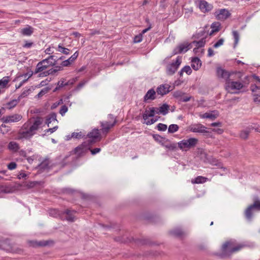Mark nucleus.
I'll use <instances>...</instances> for the list:
<instances>
[{"label":"nucleus","mask_w":260,"mask_h":260,"mask_svg":"<svg viewBox=\"0 0 260 260\" xmlns=\"http://www.w3.org/2000/svg\"><path fill=\"white\" fill-rule=\"evenodd\" d=\"M22 118L21 115L14 114L4 116L1 118V121L5 123H15L20 121Z\"/></svg>","instance_id":"9d476101"},{"label":"nucleus","mask_w":260,"mask_h":260,"mask_svg":"<svg viewBox=\"0 0 260 260\" xmlns=\"http://www.w3.org/2000/svg\"><path fill=\"white\" fill-rule=\"evenodd\" d=\"M171 86L168 84H163L158 86L156 88V92L158 94L163 96L168 94L172 89Z\"/></svg>","instance_id":"dca6fc26"},{"label":"nucleus","mask_w":260,"mask_h":260,"mask_svg":"<svg viewBox=\"0 0 260 260\" xmlns=\"http://www.w3.org/2000/svg\"><path fill=\"white\" fill-rule=\"evenodd\" d=\"M49 242L46 241H41L40 242L31 241L30 242V245L34 247L36 246H45L48 244Z\"/></svg>","instance_id":"e433bc0d"},{"label":"nucleus","mask_w":260,"mask_h":260,"mask_svg":"<svg viewBox=\"0 0 260 260\" xmlns=\"http://www.w3.org/2000/svg\"><path fill=\"white\" fill-rule=\"evenodd\" d=\"M251 90L253 93V101L254 102H260V88L256 85H251Z\"/></svg>","instance_id":"6ab92c4d"},{"label":"nucleus","mask_w":260,"mask_h":260,"mask_svg":"<svg viewBox=\"0 0 260 260\" xmlns=\"http://www.w3.org/2000/svg\"><path fill=\"white\" fill-rule=\"evenodd\" d=\"M109 116H111V118L114 119V121L112 123L108 121L102 122L101 123L102 126L101 131L103 134H107L109 130L115 125L117 122L116 120L114 118L112 115H109Z\"/></svg>","instance_id":"2eb2a0df"},{"label":"nucleus","mask_w":260,"mask_h":260,"mask_svg":"<svg viewBox=\"0 0 260 260\" xmlns=\"http://www.w3.org/2000/svg\"><path fill=\"white\" fill-rule=\"evenodd\" d=\"M191 48V44L183 43L177 46L173 51L174 55L185 53Z\"/></svg>","instance_id":"4468645a"},{"label":"nucleus","mask_w":260,"mask_h":260,"mask_svg":"<svg viewBox=\"0 0 260 260\" xmlns=\"http://www.w3.org/2000/svg\"><path fill=\"white\" fill-rule=\"evenodd\" d=\"M57 121L56 114L55 113H52L47 117L46 123L48 126H49V124L52 122H56Z\"/></svg>","instance_id":"7c9ffc66"},{"label":"nucleus","mask_w":260,"mask_h":260,"mask_svg":"<svg viewBox=\"0 0 260 260\" xmlns=\"http://www.w3.org/2000/svg\"><path fill=\"white\" fill-rule=\"evenodd\" d=\"M84 136V135H83L82 133V132H78V133H73L72 134V138H77V139H80V138H83V137Z\"/></svg>","instance_id":"09e8293b"},{"label":"nucleus","mask_w":260,"mask_h":260,"mask_svg":"<svg viewBox=\"0 0 260 260\" xmlns=\"http://www.w3.org/2000/svg\"><path fill=\"white\" fill-rule=\"evenodd\" d=\"M27 176L28 175L25 173L24 172H21L18 175L17 177L19 179H26Z\"/></svg>","instance_id":"052dcab7"},{"label":"nucleus","mask_w":260,"mask_h":260,"mask_svg":"<svg viewBox=\"0 0 260 260\" xmlns=\"http://www.w3.org/2000/svg\"><path fill=\"white\" fill-rule=\"evenodd\" d=\"M33 72L29 71L26 73L19 75V77H24V79L22 80V81L18 85H16V88H20L27 81L28 79L30 78L33 75Z\"/></svg>","instance_id":"412c9836"},{"label":"nucleus","mask_w":260,"mask_h":260,"mask_svg":"<svg viewBox=\"0 0 260 260\" xmlns=\"http://www.w3.org/2000/svg\"><path fill=\"white\" fill-rule=\"evenodd\" d=\"M51 88L50 87H46L44 88L38 93L36 97L38 99L41 98L44 95L47 93L51 90Z\"/></svg>","instance_id":"4c0bfd02"},{"label":"nucleus","mask_w":260,"mask_h":260,"mask_svg":"<svg viewBox=\"0 0 260 260\" xmlns=\"http://www.w3.org/2000/svg\"><path fill=\"white\" fill-rule=\"evenodd\" d=\"M198 153L200 154L202 156H204L205 157H206L207 154L204 151V150L202 148H199L198 149Z\"/></svg>","instance_id":"e2e57ef3"},{"label":"nucleus","mask_w":260,"mask_h":260,"mask_svg":"<svg viewBox=\"0 0 260 260\" xmlns=\"http://www.w3.org/2000/svg\"><path fill=\"white\" fill-rule=\"evenodd\" d=\"M65 213L67 214L66 219L68 221H74L75 219V216L73 215V213H75L74 211H71L70 210H66L65 211Z\"/></svg>","instance_id":"f704fd0d"},{"label":"nucleus","mask_w":260,"mask_h":260,"mask_svg":"<svg viewBox=\"0 0 260 260\" xmlns=\"http://www.w3.org/2000/svg\"><path fill=\"white\" fill-rule=\"evenodd\" d=\"M216 75L219 78L223 79L226 82L229 80L230 74L221 68H217Z\"/></svg>","instance_id":"a211bd4d"},{"label":"nucleus","mask_w":260,"mask_h":260,"mask_svg":"<svg viewBox=\"0 0 260 260\" xmlns=\"http://www.w3.org/2000/svg\"><path fill=\"white\" fill-rule=\"evenodd\" d=\"M207 180V178L200 176L196 177L193 180H192V183L197 184L203 183L206 182Z\"/></svg>","instance_id":"ea45409f"},{"label":"nucleus","mask_w":260,"mask_h":260,"mask_svg":"<svg viewBox=\"0 0 260 260\" xmlns=\"http://www.w3.org/2000/svg\"><path fill=\"white\" fill-rule=\"evenodd\" d=\"M162 145L165 148L171 151H174L177 149L176 144L175 143H169L162 144Z\"/></svg>","instance_id":"79ce46f5"},{"label":"nucleus","mask_w":260,"mask_h":260,"mask_svg":"<svg viewBox=\"0 0 260 260\" xmlns=\"http://www.w3.org/2000/svg\"><path fill=\"white\" fill-rule=\"evenodd\" d=\"M37 182H28L25 185V186L27 188H32L34 187L35 185H36L37 184Z\"/></svg>","instance_id":"bf43d9fd"},{"label":"nucleus","mask_w":260,"mask_h":260,"mask_svg":"<svg viewBox=\"0 0 260 260\" xmlns=\"http://www.w3.org/2000/svg\"><path fill=\"white\" fill-rule=\"evenodd\" d=\"M157 128L159 131H165L167 128V125L164 123H158L157 125Z\"/></svg>","instance_id":"de8ad7c7"},{"label":"nucleus","mask_w":260,"mask_h":260,"mask_svg":"<svg viewBox=\"0 0 260 260\" xmlns=\"http://www.w3.org/2000/svg\"><path fill=\"white\" fill-rule=\"evenodd\" d=\"M190 131L193 133H208L207 128L201 124H196L190 125Z\"/></svg>","instance_id":"f3484780"},{"label":"nucleus","mask_w":260,"mask_h":260,"mask_svg":"<svg viewBox=\"0 0 260 260\" xmlns=\"http://www.w3.org/2000/svg\"><path fill=\"white\" fill-rule=\"evenodd\" d=\"M198 141V139L196 138H190L179 141L177 144L178 148L182 151H187L194 148L197 145Z\"/></svg>","instance_id":"7ed1b4c3"},{"label":"nucleus","mask_w":260,"mask_h":260,"mask_svg":"<svg viewBox=\"0 0 260 260\" xmlns=\"http://www.w3.org/2000/svg\"><path fill=\"white\" fill-rule=\"evenodd\" d=\"M34 28L29 25H27L21 29L20 33L23 36H30L34 32Z\"/></svg>","instance_id":"bb28decb"},{"label":"nucleus","mask_w":260,"mask_h":260,"mask_svg":"<svg viewBox=\"0 0 260 260\" xmlns=\"http://www.w3.org/2000/svg\"><path fill=\"white\" fill-rule=\"evenodd\" d=\"M49 164V159L45 158L38 165V168L41 170H45L48 168Z\"/></svg>","instance_id":"72a5a7b5"},{"label":"nucleus","mask_w":260,"mask_h":260,"mask_svg":"<svg viewBox=\"0 0 260 260\" xmlns=\"http://www.w3.org/2000/svg\"><path fill=\"white\" fill-rule=\"evenodd\" d=\"M42 124V120L40 117H37L32 124L29 121L25 122L19 131L18 139H28L31 138Z\"/></svg>","instance_id":"f257e3e1"},{"label":"nucleus","mask_w":260,"mask_h":260,"mask_svg":"<svg viewBox=\"0 0 260 260\" xmlns=\"http://www.w3.org/2000/svg\"><path fill=\"white\" fill-rule=\"evenodd\" d=\"M57 51L66 55L70 53V50L68 48L62 47L61 44L58 45Z\"/></svg>","instance_id":"a18cd8bd"},{"label":"nucleus","mask_w":260,"mask_h":260,"mask_svg":"<svg viewBox=\"0 0 260 260\" xmlns=\"http://www.w3.org/2000/svg\"><path fill=\"white\" fill-rule=\"evenodd\" d=\"M68 107L66 105H63L61 106L60 111L59 113L62 115L63 116L65 113L68 111Z\"/></svg>","instance_id":"4d7b16f0"},{"label":"nucleus","mask_w":260,"mask_h":260,"mask_svg":"<svg viewBox=\"0 0 260 260\" xmlns=\"http://www.w3.org/2000/svg\"><path fill=\"white\" fill-rule=\"evenodd\" d=\"M191 66L195 71H198L201 67L202 62L198 57H194L191 59Z\"/></svg>","instance_id":"393cba45"},{"label":"nucleus","mask_w":260,"mask_h":260,"mask_svg":"<svg viewBox=\"0 0 260 260\" xmlns=\"http://www.w3.org/2000/svg\"><path fill=\"white\" fill-rule=\"evenodd\" d=\"M156 92L153 88L149 89L144 96V102H147L149 100L155 99Z\"/></svg>","instance_id":"4be33fe9"},{"label":"nucleus","mask_w":260,"mask_h":260,"mask_svg":"<svg viewBox=\"0 0 260 260\" xmlns=\"http://www.w3.org/2000/svg\"><path fill=\"white\" fill-rule=\"evenodd\" d=\"M55 56L54 55H50L48 58L45 59H48L47 62H46V64L48 65V67L50 66H54L56 64L57 61L54 58Z\"/></svg>","instance_id":"c9c22d12"},{"label":"nucleus","mask_w":260,"mask_h":260,"mask_svg":"<svg viewBox=\"0 0 260 260\" xmlns=\"http://www.w3.org/2000/svg\"><path fill=\"white\" fill-rule=\"evenodd\" d=\"M8 148L11 151L16 152L19 150V147L17 143L16 142L12 141L10 142L8 144Z\"/></svg>","instance_id":"473e14b6"},{"label":"nucleus","mask_w":260,"mask_h":260,"mask_svg":"<svg viewBox=\"0 0 260 260\" xmlns=\"http://www.w3.org/2000/svg\"><path fill=\"white\" fill-rule=\"evenodd\" d=\"M169 105L166 103H165L163 104L160 107H158V112L160 113V114L166 115L169 113Z\"/></svg>","instance_id":"c85d7f7f"},{"label":"nucleus","mask_w":260,"mask_h":260,"mask_svg":"<svg viewBox=\"0 0 260 260\" xmlns=\"http://www.w3.org/2000/svg\"><path fill=\"white\" fill-rule=\"evenodd\" d=\"M143 36L140 34L136 36L134 38V42L135 43H140L142 41Z\"/></svg>","instance_id":"603ef678"},{"label":"nucleus","mask_w":260,"mask_h":260,"mask_svg":"<svg viewBox=\"0 0 260 260\" xmlns=\"http://www.w3.org/2000/svg\"><path fill=\"white\" fill-rule=\"evenodd\" d=\"M90 150L92 155H95L96 153L100 152L101 149L100 148H95L91 150L90 149Z\"/></svg>","instance_id":"680f3d73"},{"label":"nucleus","mask_w":260,"mask_h":260,"mask_svg":"<svg viewBox=\"0 0 260 260\" xmlns=\"http://www.w3.org/2000/svg\"><path fill=\"white\" fill-rule=\"evenodd\" d=\"M170 234L177 237H181L185 235V233L180 228H176L170 232Z\"/></svg>","instance_id":"c756f323"},{"label":"nucleus","mask_w":260,"mask_h":260,"mask_svg":"<svg viewBox=\"0 0 260 260\" xmlns=\"http://www.w3.org/2000/svg\"><path fill=\"white\" fill-rule=\"evenodd\" d=\"M8 169L10 170H13L16 168L17 164L15 162H11L7 165Z\"/></svg>","instance_id":"5fc2aeb1"},{"label":"nucleus","mask_w":260,"mask_h":260,"mask_svg":"<svg viewBox=\"0 0 260 260\" xmlns=\"http://www.w3.org/2000/svg\"><path fill=\"white\" fill-rule=\"evenodd\" d=\"M91 145L86 141H84L81 145L77 147L74 149L75 153L78 156L84 155L89 150H90Z\"/></svg>","instance_id":"6e6552de"},{"label":"nucleus","mask_w":260,"mask_h":260,"mask_svg":"<svg viewBox=\"0 0 260 260\" xmlns=\"http://www.w3.org/2000/svg\"><path fill=\"white\" fill-rule=\"evenodd\" d=\"M212 131L218 134H221L223 132V130L221 128H213Z\"/></svg>","instance_id":"69168bd1"},{"label":"nucleus","mask_w":260,"mask_h":260,"mask_svg":"<svg viewBox=\"0 0 260 260\" xmlns=\"http://www.w3.org/2000/svg\"><path fill=\"white\" fill-rule=\"evenodd\" d=\"M218 116L217 112L215 111H212L211 112H206L200 115L202 118H208L212 120L215 119Z\"/></svg>","instance_id":"a878e982"},{"label":"nucleus","mask_w":260,"mask_h":260,"mask_svg":"<svg viewBox=\"0 0 260 260\" xmlns=\"http://www.w3.org/2000/svg\"><path fill=\"white\" fill-rule=\"evenodd\" d=\"M19 99L18 100H13L10 102H8L7 104V108L10 110L15 107L19 103Z\"/></svg>","instance_id":"58836bf2"},{"label":"nucleus","mask_w":260,"mask_h":260,"mask_svg":"<svg viewBox=\"0 0 260 260\" xmlns=\"http://www.w3.org/2000/svg\"><path fill=\"white\" fill-rule=\"evenodd\" d=\"M65 80L64 79H61L60 81H59L57 84V86L53 90V92H55L57 90L60 89L61 87L68 85V83H64Z\"/></svg>","instance_id":"a19ab883"},{"label":"nucleus","mask_w":260,"mask_h":260,"mask_svg":"<svg viewBox=\"0 0 260 260\" xmlns=\"http://www.w3.org/2000/svg\"><path fill=\"white\" fill-rule=\"evenodd\" d=\"M9 82V77L6 76L0 79V86L5 87Z\"/></svg>","instance_id":"49530a36"},{"label":"nucleus","mask_w":260,"mask_h":260,"mask_svg":"<svg viewBox=\"0 0 260 260\" xmlns=\"http://www.w3.org/2000/svg\"><path fill=\"white\" fill-rule=\"evenodd\" d=\"M57 128H58V126H55L52 128H50L47 129L45 131H46V132H48V133L49 132L50 133L52 134L53 132H54L55 131H56Z\"/></svg>","instance_id":"0e129e2a"},{"label":"nucleus","mask_w":260,"mask_h":260,"mask_svg":"<svg viewBox=\"0 0 260 260\" xmlns=\"http://www.w3.org/2000/svg\"><path fill=\"white\" fill-rule=\"evenodd\" d=\"M220 24L219 22H214L211 25V28L212 29L211 31L210 32L209 35L211 36L213 35L214 32H218L220 29Z\"/></svg>","instance_id":"2f4dec72"},{"label":"nucleus","mask_w":260,"mask_h":260,"mask_svg":"<svg viewBox=\"0 0 260 260\" xmlns=\"http://www.w3.org/2000/svg\"><path fill=\"white\" fill-rule=\"evenodd\" d=\"M253 128L254 127L251 125L247 127L245 129L240 132L239 134L240 137L243 140L247 139L250 133Z\"/></svg>","instance_id":"b1692460"},{"label":"nucleus","mask_w":260,"mask_h":260,"mask_svg":"<svg viewBox=\"0 0 260 260\" xmlns=\"http://www.w3.org/2000/svg\"><path fill=\"white\" fill-rule=\"evenodd\" d=\"M38 74H39V75H38L39 77H45L48 76L47 71H44V72H40Z\"/></svg>","instance_id":"774afa93"},{"label":"nucleus","mask_w":260,"mask_h":260,"mask_svg":"<svg viewBox=\"0 0 260 260\" xmlns=\"http://www.w3.org/2000/svg\"><path fill=\"white\" fill-rule=\"evenodd\" d=\"M154 115V107H151L148 110H146L142 116L145 121L144 123L147 125H151L157 121L158 118L157 117H153Z\"/></svg>","instance_id":"20e7f679"},{"label":"nucleus","mask_w":260,"mask_h":260,"mask_svg":"<svg viewBox=\"0 0 260 260\" xmlns=\"http://www.w3.org/2000/svg\"><path fill=\"white\" fill-rule=\"evenodd\" d=\"M224 42V39L223 38H221L214 44L213 47L216 48H218L223 44Z\"/></svg>","instance_id":"8fccbe9b"},{"label":"nucleus","mask_w":260,"mask_h":260,"mask_svg":"<svg viewBox=\"0 0 260 260\" xmlns=\"http://www.w3.org/2000/svg\"><path fill=\"white\" fill-rule=\"evenodd\" d=\"M30 91V89L28 88L26 90H24L20 94V95L19 96L18 99H19V100L20 99L24 98L25 96H27V94L29 93Z\"/></svg>","instance_id":"864d4df0"},{"label":"nucleus","mask_w":260,"mask_h":260,"mask_svg":"<svg viewBox=\"0 0 260 260\" xmlns=\"http://www.w3.org/2000/svg\"><path fill=\"white\" fill-rule=\"evenodd\" d=\"M48 75H54L55 73L57 72V70H55L54 69H51L47 71Z\"/></svg>","instance_id":"338daca9"},{"label":"nucleus","mask_w":260,"mask_h":260,"mask_svg":"<svg viewBox=\"0 0 260 260\" xmlns=\"http://www.w3.org/2000/svg\"><path fill=\"white\" fill-rule=\"evenodd\" d=\"M192 43L196 46V48L193 49V51L197 53L199 48L204 46L205 44V39L203 38L199 41H193Z\"/></svg>","instance_id":"cd10ccee"},{"label":"nucleus","mask_w":260,"mask_h":260,"mask_svg":"<svg viewBox=\"0 0 260 260\" xmlns=\"http://www.w3.org/2000/svg\"><path fill=\"white\" fill-rule=\"evenodd\" d=\"M196 3L201 11L204 13L209 12L213 8L212 5L205 0H196Z\"/></svg>","instance_id":"9b49d317"},{"label":"nucleus","mask_w":260,"mask_h":260,"mask_svg":"<svg viewBox=\"0 0 260 260\" xmlns=\"http://www.w3.org/2000/svg\"><path fill=\"white\" fill-rule=\"evenodd\" d=\"M243 87V84L239 81H230L225 83V89L229 92L238 93Z\"/></svg>","instance_id":"39448f33"},{"label":"nucleus","mask_w":260,"mask_h":260,"mask_svg":"<svg viewBox=\"0 0 260 260\" xmlns=\"http://www.w3.org/2000/svg\"><path fill=\"white\" fill-rule=\"evenodd\" d=\"M87 136L89 139L86 141V142L92 145L98 139L100 138L101 135L99 130L97 128H94L88 133Z\"/></svg>","instance_id":"ddd939ff"},{"label":"nucleus","mask_w":260,"mask_h":260,"mask_svg":"<svg viewBox=\"0 0 260 260\" xmlns=\"http://www.w3.org/2000/svg\"><path fill=\"white\" fill-rule=\"evenodd\" d=\"M254 244H248L245 243H240L234 246V243L232 241H226L224 243L221 247L222 253L221 257H225L231 256L233 253L240 251L243 248L254 247Z\"/></svg>","instance_id":"f03ea898"},{"label":"nucleus","mask_w":260,"mask_h":260,"mask_svg":"<svg viewBox=\"0 0 260 260\" xmlns=\"http://www.w3.org/2000/svg\"><path fill=\"white\" fill-rule=\"evenodd\" d=\"M256 209L260 210V200L255 201L253 204L248 206L244 212V215L248 221H251L253 216V210Z\"/></svg>","instance_id":"0eeeda50"},{"label":"nucleus","mask_w":260,"mask_h":260,"mask_svg":"<svg viewBox=\"0 0 260 260\" xmlns=\"http://www.w3.org/2000/svg\"><path fill=\"white\" fill-rule=\"evenodd\" d=\"M79 55L78 52H75L69 58L61 62V66L63 67H68L74 62L78 57Z\"/></svg>","instance_id":"5701e85b"},{"label":"nucleus","mask_w":260,"mask_h":260,"mask_svg":"<svg viewBox=\"0 0 260 260\" xmlns=\"http://www.w3.org/2000/svg\"><path fill=\"white\" fill-rule=\"evenodd\" d=\"M173 96L180 102H187L192 98L191 96L187 95L185 92L180 90L175 91L173 93Z\"/></svg>","instance_id":"f8f14e48"},{"label":"nucleus","mask_w":260,"mask_h":260,"mask_svg":"<svg viewBox=\"0 0 260 260\" xmlns=\"http://www.w3.org/2000/svg\"><path fill=\"white\" fill-rule=\"evenodd\" d=\"M182 71L186 73L187 75H190L192 73L191 68L189 66H185L182 69Z\"/></svg>","instance_id":"3c124183"},{"label":"nucleus","mask_w":260,"mask_h":260,"mask_svg":"<svg viewBox=\"0 0 260 260\" xmlns=\"http://www.w3.org/2000/svg\"><path fill=\"white\" fill-rule=\"evenodd\" d=\"M179 129V126L177 124H172L169 125L168 127L169 133H174L178 131Z\"/></svg>","instance_id":"c03bdc74"},{"label":"nucleus","mask_w":260,"mask_h":260,"mask_svg":"<svg viewBox=\"0 0 260 260\" xmlns=\"http://www.w3.org/2000/svg\"><path fill=\"white\" fill-rule=\"evenodd\" d=\"M233 36L234 39V47L235 48L239 41L240 35L239 32L237 30H233L232 31Z\"/></svg>","instance_id":"37998d69"},{"label":"nucleus","mask_w":260,"mask_h":260,"mask_svg":"<svg viewBox=\"0 0 260 260\" xmlns=\"http://www.w3.org/2000/svg\"><path fill=\"white\" fill-rule=\"evenodd\" d=\"M50 82V80H48V79H46L42 81L39 84L36 86L37 88H40L41 87H43L44 86H45L48 84V83Z\"/></svg>","instance_id":"6e6d98bb"},{"label":"nucleus","mask_w":260,"mask_h":260,"mask_svg":"<svg viewBox=\"0 0 260 260\" xmlns=\"http://www.w3.org/2000/svg\"><path fill=\"white\" fill-rule=\"evenodd\" d=\"M1 248L6 251H10L11 250V248L9 247V246L8 245L6 242H4L2 243Z\"/></svg>","instance_id":"13d9d810"},{"label":"nucleus","mask_w":260,"mask_h":260,"mask_svg":"<svg viewBox=\"0 0 260 260\" xmlns=\"http://www.w3.org/2000/svg\"><path fill=\"white\" fill-rule=\"evenodd\" d=\"M214 16L217 20L224 21L231 16V13L226 9H220L215 12Z\"/></svg>","instance_id":"1a4fd4ad"},{"label":"nucleus","mask_w":260,"mask_h":260,"mask_svg":"<svg viewBox=\"0 0 260 260\" xmlns=\"http://www.w3.org/2000/svg\"><path fill=\"white\" fill-rule=\"evenodd\" d=\"M48 59H43L42 61L39 62L37 64L35 70L33 73L34 74H38L40 72H42L43 71L45 70L47 68H48V65L46 64V62L48 61Z\"/></svg>","instance_id":"aec40b11"},{"label":"nucleus","mask_w":260,"mask_h":260,"mask_svg":"<svg viewBox=\"0 0 260 260\" xmlns=\"http://www.w3.org/2000/svg\"><path fill=\"white\" fill-rule=\"evenodd\" d=\"M182 62V57L178 56L175 61L168 64L166 68L167 74L169 75H173L177 70Z\"/></svg>","instance_id":"423d86ee"}]
</instances>
